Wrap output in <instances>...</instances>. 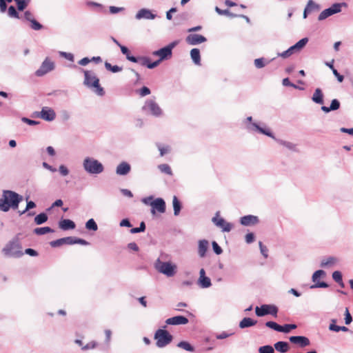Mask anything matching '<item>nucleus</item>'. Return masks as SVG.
<instances>
[{
	"label": "nucleus",
	"mask_w": 353,
	"mask_h": 353,
	"mask_svg": "<svg viewBox=\"0 0 353 353\" xmlns=\"http://www.w3.org/2000/svg\"><path fill=\"white\" fill-rule=\"evenodd\" d=\"M53 232L54 230L50 227L37 228L34 230V233L37 235H43Z\"/></svg>",
	"instance_id": "58836bf2"
},
{
	"label": "nucleus",
	"mask_w": 353,
	"mask_h": 353,
	"mask_svg": "<svg viewBox=\"0 0 353 353\" xmlns=\"http://www.w3.org/2000/svg\"><path fill=\"white\" fill-rule=\"evenodd\" d=\"M48 215L44 213H40L34 217V222L37 225H41L48 221Z\"/></svg>",
	"instance_id": "c9c22d12"
},
{
	"label": "nucleus",
	"mask_w": 353,
	"mask_h": 353,
	"mask_svg": "<svg viewBox=\"0 0 353 353\" xmlns=\"http://www.w3.org/2000/svg\"><path fill=\"white\" fill-rule=\"evenodd\" d=\"M259 221L258 216L254 215H246L242 216L240 219L241 224L245 226L254 225L257 224Z\"/></svg>",
	"instance_id": "412c9836"
},
{
	"label": "nucleus",
	"mask_w": 353,
	"mask_h": 353,
	"mask_svg": "<svg viewBox=\"0 0 353 353\" xmlns=\"http://www.w3.org/2000/svg\"><path fill=\"white\" fill-rule=\"evenodd\" d=\"M259 353H274V348L271 345L261 346L259 349Z\"/></svg>",
	"instance_id": "864d4df0"
},
{
	"label": "nucleus",
	"mask_w": 353,
	"mask_h": 353,
	"mask_svg": "<svg viewBox=\"0 0 353 353\" xmlns=\"http://www.w3.org/2000/svg\"><path fill=\"white\" fill-rule=\"evenodd\" d=\"M59 171L61 175H62L63 176H67L69 174V170L64 165H61L59 167Z\"/></svg>",
	"instance_id": "0e129e2a"
},
{
	"label": "nucleus",
	"mask_w": 353,
	"mask_h": 353,
	"mask_svg": "<svg viewBox=\"0 0 353 353\" xmlns=\"http://www.w3.org/2000/svg\"><path fill=\"white\" fill-rule=\"evenodd\" d=\"M142 109L144 112L149 113L155 117H160L163 114V112L159 105L154 99H152L145 101Z\"/></svg>",
	"instance_id": "0eeeda50"
},
{
	"label": "nucleus",
	"mask_w": 353,
	"mask_h": 353,
	"mask_svg": "<svg viewBox=\"0 0 353 353\" xmlns=\"http://www.w3.org/2000/svg\"><path fill=\"white\" fill-rule=\"evenodd\" d=\"M138 92L141 97L149 95L151 92L150 90L146 86H143Z\"/></svg>",
	"instance_id": "bf43d9fd"
},
{
	"label": "nucleus",
	"mask_w": 353,
	"mask_h": 353,
	"mask_svg": "<svg viewBox=\"0 0 353 353\" xmlns=\"http://www.w3.org/2000/svg\"><path fill=\"white\" fill-rule=\"evenodd\" d=\"M212 245L214 252L217 255H219L223 252L222 248L218 245V243L216 241H213Z\"/></svg>",
	"instance_id": "052dcab7"
},
{
	"label": "nucleus",
	"mask_w": 353,
	"mask_h": 353,
	"mask_svg": "<svg viewBox=\"0 0 353 353\" xmlns=\"http://www.w3.org/2000/svg\"><path fill=\"white\" fill-rule=\"evenodd\" d=\"M157 146L160 152L161 157L164 156L170 151V147L169 145H163L160 143H157Z\"/></svg>",
	"instance_id": "49530a36"
},
{
	"label": "nucleus",
	"mask_w": 353,
	"mask_h": 353,
	"mask_svg": "<svg viewBox=\"0 0 353 353\" xmlns=\"http://www.w3.org/2000/svg\"><path fill=\"white\" fill-rule=\"evenodd\" d=\"M176 45V42L174 41L170 43L169 45L164 48H162L158 50L154 51L152 54L154 56L159 57V61L161 62L163 60L168 59L171 57L172 54V49Z\"/></svg>",
	"instance_id": "9d476101"
},
{
	"label": "nucleus",
	"mask_w": 353,
	"mask_h": 353,
	"mask_svg": "<svg viewBox=\"0 0 353 353\" xmlns=\"http://www.w3.org/2000/svg\"><path fill=\"white\" fill-rule=\"evenodd\" d=\"M154 339L157 341L156 345L163 348L172 342L173 336L165 329H158L154 333Z\"/></svg>",
	"instance_id": "39448f33"
},
{
	"label": "nucleus",
	"mask_w": 353,
	"mask_h": 353,
	"mask_svg": "<svg viewBox=\"0 0 353 353\" xmlns=\"http://www.w3.org/2000/svg\"><path fill=\"white\" fill-rule=\"evenodd\" d=\"M30 23V28L34 30H39L43 28V26L35 19L32 20Z\"/></svg>",
	"instance_id": "5fc2aeb1"
},
{
	"label": "nucleus",
	"mask_w": 353,
	"mask_h": 353,
	"mask_svg": "<svg viewBox=\"0 0 353 353\" xmlns=\"http://www.w3.org/2000/svg\"><path fill=\"white\" fill-rule=\"evenodd\" d=\"M22 201L23 196L21 195L12 190H4L0 198V210L7 212L10 209L17 210Z\"/></svg>",
	"instance_id": "f257e3e1"
},
{
	"label": "nucleus",
	"mask_w": 353,
	"mask_h": 353,
	"mask_svg": "<svg viewBox=\"0 0 353 353\" xmlns=\"http://www.w3.org/2000/svg\"><path fill=\"white\" fill-rule=\"evenodd\" d=\"M294 53H296L295 52V50H294V48H292V46L290 47L287 50L283 52H279L277 54V56L278 57H281L283 59H286L289 57H290L291 55H292Z\"/></svg>",
	"instance_id": "a19ab883"
},
{
	"label": "nucleus",
	"mask_w": 353,
	"mask_h": 353,
	"mask_svg": "<svg viewBox=\"0 0 353 353\" xmlns=\"http://www.w3.org/2000/svg\"><path fill=\"white\" fill-rule=\"evenodd\" d=\"M245 242L248 244L254 241V234L252 232L248 233L245 236Z\"/></svg>",
	"instance_id": "774afa93"
},
{
	"label": "nucleus",
	"mask_w": 353,
	"mask_h": 353,
	"mask_svg": "<svg viewBox=\"0 0 353 353\" xmlns=\"http://www.w3.org/2000/svg\"><path fill=\"white\" fill-rule=\"evenodd\" d=\"M213 223L220 228L223 232H229L232 228V225L227 222L223 218L219 217V212H217L215 216L212 219Z\"/></svg>",
	"instance_id": "ddd939ff"
},
{
	"label": "nucleus",
	"mask_w": 353,
	"mask_h": 353,
	"mask_svg": "<svg viewBox=\"0 0 353 353\" xmlns=\"http://www.w3.org/2000/svg\"><path fill=\"white\" fill-rule=\"evenodd\" d=\"M207 41L206 38L201 34H191L186 38V41L190 45H197Z\"/></svg>",
	"instance_id": "6ab92c4d"
},
{
	"label": "nucleus",
	"mask_w": 353,
	"mask_h": 353,
	"mask_svg": "<svg viewBox=\"0 0 353 353\" xmlns=\"http://www.w3.org/2000/svg\"><path fill=\"white\" fill-rule=\"evenodd\" d=\"M152 207L151 213L154 214L156 210L160 213H164L165 212V202L161 198H157L150 203Z\"/></svg>",
	"instance_id": "2eb2a0df"
},
{
	"label": "nucleus",
	"mask_w": 353,
	"mask_h": 353,
	"mask_svg": "<svg viewBox=\"0 0 353 353\" xmlns=\"http://www.w3.org/2000/svg\"><path fill=\"white\" fill-rule=\"evenodd\" d=\"M352 317L350 314V313L349 312V310L347 308L345 309V323L346 325H349L352 323Z\"/></svg>",
	"instance_id": "e2e57ef3"
},
{
	"label": "nucleus",
	"mask_w": 353,
	"mask_h": 353,
	"mask_svg": "<svg viewBox=\"0 0 353 353\" xmlns=\"http://www.w3.org/2000/svg\"><path fill=\"white\" fill-rule=\"evenodd\" d=\"M59 54L70 61H74V55L72 53L60 51Z\"/></svg>",
	"instance_id": "13d9d810"
},
{
	"label": "nucleus",
	"mask_w": 353,
	"mask_h": 353,
	"mask_svg": "<svg viewBox=\"0 0 353 353\" xmlns=\"http://www.w3.org/2000/svg\"><path fill=\"white\" fill-rule=\"evenodd\" d=\"M274 58L271 60H266L264 58H258L254 60V65L256 68L260 69L265 67L266 65L269 64L272 61H273Z\"/></svg>",
	"instance_id": "473e14b6"
},
{
	"label": "nucleus",
	"mask_w": 353,
	"mask_h": 353,
	"mask_svg": "<svg viewBox=\"0 0 353 353\" xmlns=\"http://www.w3.org/2000/svg\"><path fill=\"white\" fill-rule=\"evenodd\" d=\"M85 228L89 230L97 231L98 226L95 221L93 219H90L85 223Z\"/></svg>",
	"instance_id": "79ce46f5"
},
{
	"label": "nucleus",
	"mask_w": 353,
	"mask_h": 353,
	"mask_svg": "<svg viewBox=\"0 0 353 353\" xmlns=\"http://www.w3.org/2000/svg\"><path fill=\"white\" fill-rule=\"evenodd\" d=\"M158 169L162 172L167 174L170 176L172 175V171L170 166L168 164L163 163L158 165Z\"/></svg>",
	"instance_id": "ea45409f"
},
{
	"label": "nucleus",
	"mask_w": 353,
	"mask_h": 353,
	"mask_svg": "<svg viewBox=\"0 0 353 353\" xmlns=\"http://www.w3.org/2000/svg\"><path fill=\"white\" fill-rule=\"evenodd\" d=\"M325 272L322 270H317L316 271L313 275H312V281L316 283L315 284L312 285L310 288H327L328 287V284L324 281H321V282H317V280L323 276H325Z\"/></svg>",
	"instance_id": "dca6fc26"
},
{
	"label": "nucleus",
	"mask_w": 353,
	"mask_h": 353,
	"mask_svg": "<svg viewBox=\"0 0 353 353\" xmlns=\"http://www.w3.org/2000/svg\"><path fill=\"white\" fill-rule=\"evenodd\" d=\"M149 58L147 57H136V61H132L133 63H139L143 66H148L149 63Z\"/></svg>",
	"instance_id": "3c124183"
},
{
	"label": "nucleus",
	"mask_w": 353,
	"mask_h": 353,
	"mask_svg": "<svg viewBox=\"0 0 353 353\" xmlns=\"http://www.w3.org/2000/svg\"><path fill=\"white\" fill-rule=\"evenodd\" d=\"M265 326L269 327V328H271V329H273L277 332H281V325L277 324L276 322L274 321H268L265 323Z\"/></svg>",
	"instance_id": "8fccbe9b"
},
{
	"label": "nucleus",
	"mask_w": 353,
	"mask_h": 353,
	"mask_svg": "<svg viewBox=\"0 0 353 353\" xmlns=\"http://www.w3.org/2000/svg\"><path fill=\"white\" fill-rule=\"evenodd\" d=\"M188 323V319L183 316H176L166 319L167 325H185Z\"/></svg>",
	"instance_id": "aec40b11"
},
{
	"label": "nucleus",
	"mask_w": 353,
	"mask_h": 353,
	"mask_svg": "<svg viewBox=\"0 0 353 353\" xmlns=\"http://www.w3.org/2000/svg\"><path fill=\"white\" fill-rule=\"evenodd\" d=\"M274 139L279 145H283V147L286 148L289 150L292 151V152H296L297 151L296 145L295 143H294L292 142L284 141V140H282V139H276L275 137H274Z\"/></svg>",
	"instance_id": "a878e982"
},
{
	"label": "nucleus",
	"mask_w": 353,
	"mask_h": 353,
	"mask_svg": "<svg viewBox=\"0 0 353 353\" xmlns=\"http://www.w3.org/2000/svg\"><path fill=\"white\" fill-rule=\"evenodd\" d=\"M30 0H19V1H17V6L18 10L23 11V10H25L30 3Z\"/></svg>",
	"instance_id": "09e8293b"
},
{
	"label": "nucleus",
	"mask_w": 353,
	"mask_h": 353,
	"mask_svg": "<svg viewBox=\"0 0 353 353\" xmlns=\"http://www.w3.org/2000/svg\"><path fill=\"white\" fill-rule=\"evenodd\" d=\"M244 123L245 124L246 129L249 132H258L261 134H265L269 137L274 139L273 133L268 128L265 126L264 128L261 127L257 123L252 122V117H248Z\"/></svg>",
	"instance_id": "423d86ee"
},
{
	"label": "nucleus",
	"mask_w": 353,
	"mask_h": 353,
	"mask_svg": "<svg viewBox=\"0 0 353 353\" xmlns=\"http://www.w3.org/2000/svg\"><path fill=\"white\" fill-rule=\"evenodd\" d=\"M120 49H121V52L125 55L126 57V59L130 61H136V57H134V56H132L130 54V50H128V48L124 46H120Z\"/></svg>",
	"instance_id": "4c0bfd02"
},
{
	"label": "nucleus",
	"mask_w": 353,
	"mask_h": 353,
	"mask_svg": "<svg viewBox=\"0 0 353 353\" xmlns=\"http://www.w3.org/2000/svg\"><path fill=\"white\" fill-rule=\"evenodd\" d=\"M296 328V324H285L283 326H281V332L288 333L291 330H294Z\"/></svg>",
	"instance_id": "603ef678"
},
{
	"label": "nucleus",
	"mask_w": 353,
	"mask_h": 353,
	"mask_svg": "<svg viewBox=\"0 0 353 353\" xmlns=\"http://www.w3.org/2000/svg\"><path fill=\"white\" fill-rule=\"evenodd\" d=\"M105 68L106 70H110L114 73L121 72L122 70V68L119 65H112L108 62H105Z\"/></svg>",
	"instance_id": "c03bdc74"
},
{
	"label": "nucleus",
	"mask_w": 353,
	"mask_h": 353,
	"mask_svg": "<svg viewBox=\"0 0 353 353\" xmlns=\"http://www.w3.org/2000/svg\"><path fill=\"white\" fill-rule=\"evenodd\" d=\"M54 63L51 61L48 57H46L42 62L41 66L35 72V75L37 77H43L47 73L52 71L54 69Z\"/></svg>",
	"instance_id": "f8f14e48"
},
{
	"label": "nucleus",
	"mask_w": 353,
	"mask_h": 353,
	"mask_svg": "<svg viewBox=\"0 0 353 353\" xmlns=\"http://www.w3.org/2000/svg\"><path fill=\"white\" fill-rule=\"evenodd\" d=\"M330 110L332 111H334L338 110L340 108V102L338 99H333L331 101V104L330 105Z\"/></svg>",
	"instance_id": "4d7b16f0"
},
{
	"label": "nucleus",
	"mask_w": 353,
	"mask_h": 353,
	"mask_svg": "<svg viewBox=\"0 0 353 353\" xmlns=\"http://www.w3.org/2000/svg\"><path fill=\"white\" fill-rule=\"evenodd\" d=\"M97 343L95 341H92L86 344L85 345L82 346L81 349L83 350H88L90 349H94L96 347Z\"/></svg>",
	"instance_id": "69168bd1"
},
{
	"label": "nucleus",
	"mask_w": 353,
	"mask_h": 353,
	"mask_svg": "<svg viewBox=\"0 0 353 353\" xmlns=\"http://www.w3.org/2000/svg\"><path fill=\"white\" fill-rule=\"evenodd\" d=\"M198 284L202 288H208L212 285L211 280L208 276H203V277L199 278Z\"/></svg>",
	"instance_id": "f704fd0d"
},
{
	"label": "nucleus",
	"mask_w": 353,
	"mask_h": 353,
	"mask_svg": "<svg viewBox=\"0 0 353 353\" xmlns=\"http://www.w3.org/2000/svg\"><path fill=\"white\" fill-rule=\"evenodd\" d=\"M338 259L334 256H329L324 259L321 262V266L323 268L330 267L337 263Z\"/></svg>",
	"instance_id": "2f4dec72"
},
{
	"label": "nucleus",
	"mask_w": 353,
	"mask_h": 353,
	"mask_svg": "<svg viewBox=\"0 0 353 353\" xmlns=\"http://www.w3.org/2000/svg\"><path fill=\"white\" fill-rule=\"evenodd\" d=\"M257 321L256 320H253L251 318L245 317L243 318L239 323V327L241 329H244L246 327L254 326L256 324Z\"/></svg>",
	"instance_id": "cd10ccee"
},
{
	"label": "nucleus",
	"mask_w": 353,
	"mask_h": 353,
	"mask_svg": "<svg viewBox=\"0 0 353 353\" xmlns=\"http://www.w3.org/2000/svg\"><path fill=\"white\" fill-rule=\"evenodd\" d=\"M209 242L205 240H200L198 243V254L201 258L205 256L206 252L208 250Z\"/></svg>",
	"instance_id": "5701e85b"
},
{
	"label": "nucleus",
	"mask_w": 353,
	"mask_h": 353,
	"mask_svg": "<svg viewBox=\"0 0 353 353\" xmlns=\"http://www.w3.org/2000/svg\"><path fill=\"white\" fill-rule=\"evenodd\" d=\"M59 227L63 230H73L76 225L74 222L70 219H61L59 222Z\"/></svg>",
	"instance_id": "b1692460"
},
{
	"label": "nucleus",
	"mask_w": 353,
	"mask_h": 353,
	"mask_svg": "<svg viewBox=\"0 0 353 353\" xmlns=\"http://www.w3.org/2000/svg\"><path fill=\"white\" fill-rule=\"evenodd\" d=\"M289 340L292 343L299 345L301 347L310 344L309 339L303 336H292L289 338Z\"/></svg>",
	"instance_id": "a211bd4d"
},
{
	"label": "nucleus",
	"mask_w": 353,
	"mask_h": 353,
	"mask_svg": "<svg viewBox=\"0 0 353 353\" xmlns=\"http://www.w3.org/2000/svg\"><path fill=\"white\" fill-rule=\"evenodd\" d=\"M216 12L219 15H226L230 18L237 17L238 15L230 12L229 10H221L218 6H216L214 8Z\"/></svg>",
	"instance_id": "e433bc0d"
},
{
	"label": "nucleus",
	"mask_w": 353,
	"mask_h": 353,
	"mask_svg": "<svg viewBox=\"0 0 353 353\" xmlns=\"http://www.w3.org/2000/svg\"><path fill=\"white\" fill-rule=\"evenodd\" d=\"M63 244L72 245V236L64 237L50 242L52 247H58Z\"/></svg>",
	"instance_id": "393cba45"
},
{
	"label": "nucleus",
	"mask_w": 353,
	"mask_h": 353,
	"mask_svg": "<svg viewBox=\"0 0 353 353\" xmlns=\"http://www.w3.org/2000/svg\"><path fill=\"white\" fill-rule=\"evenodd\" d=\"M8 15L11 18L19 19V14L17 11L16 8L13 6H10L8 8Z\"/></svg>",
	"instance_id": "a18cd8bd"
},
{
	"label": "nucleus",
	"mask_w": 353,
	"mask_h": 353,
	"mask_svg": "<svg viewBox=\"0 0 353 353\" xmlns=\"http://www.w3.org/2000/svg\"><path fill=\"white\" fill-rule=\"evenodd\" d=\"M312 100L317 104L323 103V94L321 88H316L312 97Z\"/></svg>",
	"instance_id": "bb28decb"
},
{
	"label": "nucleus",
	"mask_w": 353,
	"mask_h": 353,
	"mask_svg": "<svg viewBox=\"0 0 353 353\" xmlns=\"http://www.w3.org/2000/svg\"><path fill=\"white\" fill-rule=\"evenodd\" d=\"M278 311V307L276 305L270 304H263L261 307L256 306L255 307V313L258 316H264L270 314L276 317Z\"/></svg>",
	"instance_id": "6e6552de"
},
{
	"label": "nucleus",
	"mask_w": 353,
	"mask_h": 353,
	"mask_svg": "<svg viewBox=\"0 0 353 353\" xmlns=\"http://www.w3.org/2000/svg\"><path fill=\"white\" fill-rule=\"evenodd\" d=\"M84 73V81L83 84L92 89L99 96H103L104 94V90L102 87L99 85V79L97 77L94 72L91 70H85L81 69Z\"/></svg>",
	"instance_id": "f03ea898"
},
{
	"label": "nucleus",
	"mask_w": 353,
	"mask_h": 353,
	"mask_svg": "<svg viewBox=\"0 0 353 353\" xmlns=\"http://www.w3.org/2000/svg\"><path fill=\"white\" fill-rule=\"evenodd\" d=\"M342 6H346V3H334L331 7L323 10L319 14V15L318 17V19L319 21H323L334 14L340 12L341 11Z\"/></svg>",
	"instance_id": "1a4fd4ad"
},
{
	"label": "nucleus",
	"mask_w": 353,
	"mask_h": 353,
	"mask_svg": "<svg viewBox=\"0 0 353 353\" xmlns=\"http://www.w3.org/2000/svg\"><path fill=\"white\" fill-rule=\"evenodd\" d=\"M177 347L184 349L189 352H194V348L187 341H181L177 344Z\"/></svg>",
	"instance_id": "37998d69"
},
{
	"label": "nucleus",
	"mask_w": 353,
	"mask_h": 353,
	"mask_svg": "<svg viewBox=\"0 0 353 353\" xmlns=\"http://www.w3.org/2000/svg\"><path fill=\"white\" fill-rule=\"evenodd\" d=\"M83 170L89 174L97 175L102 173L104 170L103 164L97 159L86 157L82 162Z\"/></svg>",
	"instance_id": "7ed1b4c3"
},
{
	"label": "nucleus",
	"mask_w": 353,
	"mask_h": 353,
	"mask_svg": "<svg viewBox=\"0 0 353 353\" xmlns=\"http://www.w3.org/2000/svg\"><path fill=\"white\" fill-rule=\"evenodd\" d=\"M190 57L194 64L201 65V55L200 51L197 48H193L190 51Z\"/></svg>",
	"instance_id": "c85d7f7f"
},
{
	"label": "nucleus",
	"mask_w": 353,
	"mask_h": 353,
	"mask_svg": "<svg viewBox=\"0 0 353 353\" xmlns=\"http://www.w3.org/2000/svg\"><path fill=\"white\" fill-rule=\"evenodd\" d=\"M3 252L6 256L14 258H19L23 254V252L20 250L19 245L14 242L7 245L3 250Z\"/></svg>",
	"instance_id": "9b49d317"
},
{
	"label": "nucleus",
	"mask_w": 353,
	"mask_h": 353,
	"mask_svg": "<svg viewBox=\"0 0 353 353\" xmlns=\"http://www.w3.org/2000/svg\"><path fill=\"white\" fill-rule=\"evenodd\" d=\"M130 165L125 161H122L117 166L116 174L119 176H125L130 172Z\"/></svg>",
	"instance_id": "4be33fe9"
},
{
	"label": "nucleus",
	"mask_w": 353,
	"mask_h": 353,
	"mask_svg": "<svg viewBox=\"0 0 353 353\" xmlns=\"http://www.w3.org/2000/svg\"><path fill=\"white\" fill-rule=\"evenodd\" d=\"M172 205L174 209V216H178L181 210V204L178 198L176 196H173L172 199Z\"/></svg>",
	"instance_id": "72a5a7b5"
},
{
	"label": "nucleus",
	"mask_w": 353,
	"mask_h": 353,
	"mask_svg": "<svg viewBox=\"0 0 353 353\" xmlns=\"http://www.w3.org/2000/svg\"><path fill=\"white\" fill-rule=\"evenodd\" d=\"M308 38L305 37L299 40L297 43L292 46V48L295 50V52H299L307 43Z\"/></svg>",
	"instance_id": "7c9ffc66"
},
{
	"label": "nucleus",
	"mask_w": 353,
	"mask_h": 353,
	"mask_svg": "<svg viewBox=\"0 0 353 353\" xmlns=\"http://www.w3.org/2000/svg\"><path fill=\"white\" fill-rule=\"evenodd\" d=\"M155 270L167 277H172L176 273L177 266L171 261H163L158 258L154 263Z\"/></svg>",
	"instance_id": "20e7f679"
},
{
	"label": "nucleus",
	"mask_w": 353,
	"mask_h": 353,
	"mask_svg": "<svg viewBox=\"0 0 353 353\" xmlns=\"http://www.w3.org/2000/svg\"><path fill=\"white\" fill-rule=\"evenodd\" d=\"M259 248H260V251H261V253L262 254V255L265 257V258H267L268 257V249L265 246H264L262 243V242H259Z\"/></svg>",
	"instance_id": "338daca9"
},
{
	"label": "nucleus",
	"mask_w": 353,
	"mask_h": 353,
	"mask_svg": "<svg viewBox=\"0 0 353 353\" xmlns=\"http://www.w3.org/2000/svg\"><path fill=\"white\" fill-rule=\"evenodd\" d=\"M332 279L336 282H341L342 280V274L339 271H334L332 273Z\"/></svg>",
	"instance_id": "680f3d73"
},
{
	"label": "nucleus",
	"mask_w": 353,
	"mask_h": 353,
	"mask_svg": "<svg viewBox=\"0 0 353 353\" xmlns=\"http://www.w3.org/2000/svg\"><path fill=\"white\" fill-rule=\"evenodd\" d=\"M74 244H80L82 245H89V242H88L87 241H85L84 239L72 236V245H74Z\"/></svg>",
	"instance_id": "6e6d98bb"
},
{
	"label": "nucleus",
	"mask_w": 353,
	"mask_h": 353,
	"mask_svg": "<svg viewBox=\"0 0 353 353\" xmlns=\"http://www.w3.org/2000/svg\"><path fill=\"white\" fill-rule=\"evenodd\" d=\"M305 8H307V10H310V12L314 10H318L320 9L319 5L316 3L313 0H309Z\"/></svg>",
	"instance_id": "de8ad7c7"
},
{
	"label": "nucleus",
	"mask_w": 353,
	"mask_h": 353,
	"mask_svg": "<svg viewBox=\"0 0 353 353\" xmlns=\"http://www.w3.org/2000/svg\"><path fill=\"white\" fill-rule=\"evenodd\" d=\"M39 117L41 119L47 121H52L54 120L56 117V113L53 109L49 107H43L41 112L38 113Z\"/></svg>",
	"instance_id": "4468645a"
},
{
	"label": "nucleus",
	"mask_w": 353,
	"mask_h": 353,
	"mask_svg": "<svg viewBox=\"0 0 353 353\" xmlns=\"http://www.w3.org/2000/svg\"><path fill=\"white\" fill-rule=\"evenodd\" d=\"M156 17L157 15L155 14H153L150 10L147 8L140 9L135 15V18L137 20H141L143 19L152 20L154 19Z\"/></svg>",
	"instance_id": "f3484780"
},
{
	"label": "nucleus",
	"mask_w": 353,
	"mask_h": 353,
	"mask_svg": "<svg viewBox=\"0 0 353 353\" xmlns=\"http://www.w3.org/2000/svg\"><path fill=\"white\" fill-rule=\"evenodd\" d=\"M274 348L278 352L285 353L288 352L289 349V345L287 342L279 341L274 344Z\"/></svg>",
	"instance_id": "c756f323"
}]
</instances>
